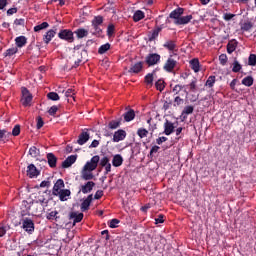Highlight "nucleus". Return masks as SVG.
Returning <instances> with one entry per match:
<instances>
[{"label":"nucleus","mask_w":256,"mask_h":256,"mask_svg":"<svg viewBox=\"0 0 256 256\" xmlns=\"http://www.w3.org/2000/svg\"><path fill=\"white\" fill-rule=\"evenodd\" d=\"M58 37L61 41H66L67 43H74L75 33L71 29H61L58 32Z\"/></svg>","instance_id":"1"},{"label":"nucleus","mask_w":256,"mask_h":256,"mask_svg":"<svg viewBox=\"0 0 256 256\" xmlns=\"http://www.w3.org/2000/svg\"><path fill=\"white\" fill-rule=\"evenodd\" d=\"M174 57H177V53L169 54V57L163 66L164 71L167 73H173L175 67H177V60H175Z\"/></svg>","instance_id":"2"},{"label":"nucleus","mask_w":256,"mask_h":256,"mask_svg":"<svg viewBox=\"0 0 256 256\" xmlns=\"http://www.w3.org/2000/svg\"><path fill=\"white\" fill-rule=\"evenodd\" d=\"M21 103L23 107H31V101H33V94L27 89V87H22L21 88Z\"/></svg>","instance_id":"3"},{"label":"nucleus","mask_w":256,"mask_h":256,"mask_svg":"<svg viewBox=\"0 0 256 256\" xmlns=\"http://www.w3.org/2000/svg\"><path fill=\"white\" fill-rule=\"evenodd\" d=\"M22 229L28 233V235H33L35 233V222L31 218L22 219Z\"/></svg>","instance_id":"4"},{"label":"nucleus","mask_w":256,"mask_h":256,"mask_svg":"<svg viewBox=\"0 0 256 256\" xmlns=\"http://www.w3.org/2000/svg\"><path fill=\"white\" fill-rule=\"evenodd\" d=\"M145 63L148 67L159 65V63H161V55L157 53H150L146 56Z\"/></svg>","instance_id":"5"},{"label":"nucleus","mask_w":256,"mask_h":256,"mask_svg":"<svg viewBox=\"0 0 256 256\" xmlns=\"http://www.w3.org/2000/svg\"><path fill=\"white\" fill-rule=\"evenodd\" d=\"M101 25H103V16H95L92 20L93 35H101L103 33Z\"/></svg>","instance_id":"6"},{"label":"nucleus","mask_w":256,"mask_h":256,"mask_svg":"<svg viewBox=\"0 0 256 256\" xmlns=\"http://www.w3.org/2000/svg\"><path fill=\"white\" fill-rule=\"evenodd\" d=\"M57 35V28L54 27L53 29L48 30L44 35H43V42L45 45H49L51 43L52 39Z\"/></svg>","instance_id":"7"},{"label":"nucleus","mask_w":256,"mask_h":256,"mask_svg":"<svg viewBox=\"0 0 256 256\" xmlns=\"http://www.w3.org/2000/svg\"><path fill=\"white\" fill-rule=\"evenodd\" d=\"M127 137V132L123 129H119L114 132L112 141L113 143H119V141H124Z\"/></svg>","instance_id":"8"},{"label":"nucleus","mask_w":256,"mask_h":256,"mask_svg":"<svg viewBox=\"0 0 256 256\" xmlns=\"http://www.w3.org/2000/svg\"><path fill=\"white\" fill-rule=\"evenodd\" d=\"M26 173L30 179H35V177H39L41 174V172L37 169L36 166H34V164L28 165Z\"/></svg>","instance_id":"9"},{"label":"nucleus","mask_w":256,"mask_h":256,"mask_svg":"<svg viewBox=\"0 0 256 256\" xmlns=\"http://www.w3.org/2000/svg\"><path fill=\"white\" fill-rule=\"evenodd\" d=\"M164 135H171L173 133H175V124H173V122L169 121V120H165L164 122Z\"/></svg>","instance_id":"10"},{"label":"nucleus","mask_w":256,"mask_h":256,"mask_svg":"<svg viewBox=\"0 0 256 256\" xmlns=\"http://www.w3.org/2000/svg\"><path fill=\"white\" fill-rule=\"evenodd\" d=\"M93 187H95V182L88 181L86 184L81 186V189L78 193H83L84 195H87V193H91V191H93Z\"/></svg>","instance_id":"11"},{"label":"nucleus","mask_w":256,"mask_h":256,"mask_svg":"<svg viewBox=\"0 0 256 256\" xmlns=\"http://www.w3.org/2000/svg\"><path fill=\"white\" fill-rule=\"evenodd\" d=\"M55 197H59L60 201H67L71 197V190L63 189L58 193L54 194Z\"/></svg>","instance_id":"12"},{"label":"nucleus","mask_w":256,"mask_h":256,"mask_svg":"<svg viewBox=\"0 0 256 256\" xmlns=\"http://www.w3.org/2000/svg\"><path fill=\"white\" fill-rule=\"evenodd\" d=\"M63 189H65V181H63V179H58L53 186L52 194L56 195V193L63 191Z\"/></svg>","instance_id":"13"},{"label":"nucleus","mask_w":256,"mask_h":256,"mask_svg":"<svg viewBox=\"0 0 256 256\" xmlns=\"http://www.w3.org/2000/svg\"><path fill=\"white\" fill-rule=\"evenodd\" d=\"M93 201V194L87 196V198L81 203L80 209L82 212L89 211L91 202Z\"/></svg>","instance_id":"14"},{"label":"nucleus","mask_w":256,"mask_h":256,"mask_svg":"<svg viewBox=\"0 0 256 256\" xmlns=\"http://www.w3.org/2000/svg\"><path fill=\"white\" fill-rule=\"evenodd\" d=\"M77 161V155H71L68 156L63 162H62V167L63 169H69L71 165H73Z\"/></svg>","instance_id":"15"},{"label":"nucleus","mask_w":256,"mask_h":256,"mask_svg":"<svg viewBox=\"0 0 256 256\" xmlns=\"http://www.w3.org/2000/svg\"><path fill=\"white\" fill-rule=\"evenodd\" d=\"M46 159L51 169H55V167H57V156H55V154H53L52 152L48 153L46 155Z\"/></svg>","instance_id":"16"},{"label":"nucleus","mask_w":256,"mask_h":256,"mask_svg":"<svg viewBox=\"0 0 256 256\" xmlns=\"http://www.w3.org/2000/svg\"><path fill=\"white\" fill-rule=\"evenodd\" d=\"M164 49H167L168 51H171L173 53H176L177 51V43L173 40H168L163 44Z\"/></svg>","instance_id":"17"},{"label":"nucleus","mask_w":256,"mask_h":256,"mask_svg":"<svg viewBox=\"0 0 256 256\" xmlns=\"http://www.w3.org/2000/svg\"><path fill=\"white\" fill-rule=\"evenodd\" d=\"M83 213L71 212L69 214V219L73 220V225H77V223H81L83 221Z\"/></svg>","instance_id":"18"},{"label":"nucleus","mask_w":256,"mask_h":256,"mask_svg":"<svg viewBox=\"0 0 256 256\" xmlns=\"http://www.w3.org/2000/svg\"><path fill=\"white\" fill-rule=\"evenodd\" d=\"M28 213H31L32 215H35L37 213H41V206L39 205V202H35L30 204L27 208Z\"/></svg>","instance_id":"19"},{"label":"nucleus","mask_w":256,"mask_h":256,"mask_svg":"<svg viewBox=\"0 0 256 256\" xmlns=\"http://www.w3.org/2000/svg\"><path fill=\"white\" fill-rule=\"evenodd\" d=\"M184 11L185 10L181 7L176 8L175 10H173L170 13L169 17H170V19H176V21H179V19L181 18V15H183Z\"/></svg>","instance_id":"20"},{"label":"nucleus","mask_w":256,"mask_h":256,"mask_svg":"<svg viewBox=\"0 0 256 256\" xmlns=\"http://www.w3.org/2000/svg\"><path fill=\"white\" fill-rule=\"evenodd\" d=\"M190 67L193 69L194 73H199L201 71V64L199 63V58H193L190 60Z\"/></svg>","instance_id":"21"},{"label":"nucleus","mask_w":256,"mask_h":256,"mask_svg":"<svg viewBox=\"0 0 256 256\" xmlns=\"http://www.w3.org/2000/svg\"><path fill=\"white\" fill-rule=\"evenodd\" d=\"M193 111H195V108L193 106H191V105L185 106L181 113V117H182L183 121H185V119H187L188 115H192Z\"/></svg>","instance_id":"22"},{"label":"nucleus","mask_w":256,"mask_h":256,"mask_svg":"<svg viewBox=\"0 0 256 256\" xmlns=\"http://www.w3.org/2000/svg\"><path fill=\"white\" fill-rule=\"evenodd\" d=\"M143 71V62H137L128 70L129 73H141Z\"/></svg>","instance_id":"23"},{"label":"nucleus","mask_w":256,"mask_h":256,"mask_svg":"<svg viewBox=\"0 0 256 256\" xmlns=\"http://www.w3.org/2000/svg\"><path fill=\"white\" fill-rule=\"evenodd\" d=\"M73 34L76 35L77 39H83L89 35V31L85 28H78Z\"/></svg>","instance_id":"24"},{"label":"nucleus","mask_w":256,"mask_h":256,"mask_svg":"<svg viewBox=\"0 0 256 256\" xmlns=\"http://www.w3.org/2000/svg\"><path fill=\"white\" fill-rule=\"evenodd\" d=\"M89 134L88 132H82L80 133V135L78 136V140L77 143L78 145H85V143H87V141H89Z\"/></svg>","instance_id":"25"},{"label":"nucleus","mask_w":256,"mask_h":256,"mask_svg":"<svg viewBox=\"0 0 256 256\" xmlns=\"http://www.w3.org/2000/svg\"><path fill=\"white\" fill-rule=\"evenodd\" d=\"M15 44H16V47H19V49H21V47H25L27 45V37L25 36L16 37Z\"/></svg>","instance_id":"26"},{"label":"nucleus","mask_w":256,"mask_h":256,"mask_svg":"<svg viewBox=\"0 0 256 256\" xmlns=\"http://www.w3.org/2000/svg\"><path fill=\"white\" fill-rule=\"evenodd\" d=\"M112 165L113 167H121L123 165V156L120 154L114 155L112 159Z\"/></svg>","instance_id":"27"},{"label":"nucleus","mask_w":256,"mask_h":256,"mask_svg":"<svg viewBox=\"0 0 256 256\" xmlns=\"http://www.w3.org/2000/svg\"><path fill=\"white\" fill-rule=\"evenodd\" d=\"M123 117L126 123L133 121V119H135V110L133 109L128 110L126 113L123 114Z\"/></svg>","instance_id":"28"},{"label":"nucleus","mask_w":256,"mask_h":256,"mask_svg":"<svg viewBox=\"0 0 256 256\" xmlns=\"http://www.w3.org/2000/svg\"><path fill=\"white\" fill-rule=\"evenodd\" d=\"M191 19H193V15H187V16L180 17L176 21V25H187V23L191 22Z\"/></svg>","instance_id":"29"},{"label":"nucleus","mask_w":256,"mask_h":256,"mask_svg":"<svg viewBox=\"0 0 256 256\" xmlns=\"http://www.w3.org/2000/svg\"><path fill=\"white\" fill-rule=\"evenodd\" d=\"M93 177H95L89 170H85L83 168L82 172H81V179H83L84 181H91V179H93Z\"/></svg>","instance_id":"30"},{"label":"nucleus","mask_w":256,"mask_h":256,"mask_svg":"<svg viewBox=\"0 0 256 256\" xmlns=\"http://www.w3.org/2000/svg\"><path fill=\"white\" fill-rule=\"evenodd\" d=\"M141 19H145V12L141 10H137L133 15V21L137 23L141 21Z\"/></svg>","instance_id":"31"},{"label":"nucleus","mask_w":256,"mask_h":256,"mask_svg":"<svg viewBox=\"0 0 256 256\" xmlns=\"http://www.w3.org/2000/svg\"><path fill=\"white\" fill-rule=\"evenodd\" d=\"M241 69H243V66L239 63L237 58H235L234 62L232 64V71H233V73H239V71H241Z\"/></svg>","instance_id":"32"},{"label":"nucleus","mask_w":256,"mask_h":256,"mask_svg":"<svg viewBox=\"0 0 256 256\" xmlns=\"http://www.w3.org/2000/svg\"><path fill=\"white\" fill-rule=\"evenodd\" d=\"M161 27H157L152 31V33L149 36V41H155L159 37V33H161Z\"/></svg>","instance_id":"33"},{"label":"nucleus","mask_w":256,"mask_h":256,"mask_svg":"<svg viewBox=\"0 0 256 256\" xmlns=\"http://www.w3.org/2000/svg\"><path fill=\"white\" fill-rule=\"evenodd\" d=\"M119 127H121V120H111L109 123H108V128L109 129H119Z\"/></svg>","instance_id":"34"},{"label":"nucleus","mask_w":256,"mask_h":256,"mask_svg":"<svg viewBox=\"0 0 256 256\" xmlns=\"http://www.w3.org/2000/svg\"><path fill=\"white\" fill-rule=\"evenodd\" d=\"M109 49H111V44L106 43L104 45H101L98 49V53L99 55H105L106 52L109 51Z\"/></svg>","instance_id":"35"},{"label":"nucleus","mask_w":256,"mask_h":256,"mask_svg":"<svg viewBox=\"0 0 256 256\" xmlns=\"http://www.w3.org/2000/svg\"><path fill=\"white\" fill-rule=\"evenodd\" d=\"M18 51L19 49L17 47L9 48L4 52V57H13V55H15V53Z\"/></svg>","instance_id":"36"},{"label":"nucleus","mask_w":256,"mask_h":256,"mask_svg":"<svg viewBox=\"0 0 256 256\" xmlns=\"http://www.w3.org/2000/svg\"><path fill=\"white\" fill-rule=\"evenodd\" d=\"M189 90L191 93H196L197 91V78H193L192 81L188 84Z\"/></svg>","instance_id":"37"},{"label":"nucleus","mask_w":256,"mask_h":256,"mask_svg":"<svg viewBox=\"0 0 256 256\" xmlns=\"http://www.w3.org/2000/svg\"><path fill=\"white\" fill-rule=\"evenodd\" d=\"M49 27V23L48 22H42L39 25H36L34 27V31L35 33H39V31H43V29H47Z\"/></svg>","instance_id":"38"},{"label":"nucleus","mask_w":256,"mask_h":256,"mask_svg":"<svg viewBox=\"0 0 256 256\" xmlns=\"http://www.w3.org/2000/svg\"><path fill=\"white\" fill-rule=\"evenodd\" d=\"M253 77L247 76L244 79H242V85H245V87H251L253 85Z\"/></svg>","instance_id":"39"},{"label":"nucleus","mask_w":256,"mask_h":256,"mask_svg":"<svg viewBox=\"0 0 256 256\" xmlns=\"http://www.w3.org/2000/svg\"><path fill=\"white\" fill-rule=\"evenodd\" d=\"M241 31H251L253 29V24L252 22H244L240 25Z\"/></svg>","instance_id":"40"},{"label":"nucleus","mask_w":256,"mask_h":256,"mask_svg":"<svg viewBox=\"0 0 256 256\" xmlns=\"http://www.w3.org/2000/svg\"><path fill=\"white\" fill-rule=\"evenodd\" d=\"M137 135L140 137V139H144V137H147L149 135V131L145 128H139L137 130Z\"/></svg>","instance_id":"41"},{"label":"nucleus","mask_w":256,"mask_h":256,"mask_svg":"<svg viewBox=\"0 0 256 256\" xmlns=\"http://www.w3.org/2000/svg\"><path fill=\"white\" fill-rule=\"evenodd\" d=\"M47 99H49L50 101H59L61 97H59V94H57V92H49L47 94Z\"/></svg>","instance_id":"42"},{"label":"nucleus","mask_w":256,"mask_h":256,"mask_svg":"<svg viewBox=\"0 0 256 256\" xmlns=\"http://www.w3.org/2000/svg\"><path fill=\"white\" fill-rule=\"evenodd\" d=\"M121 223V221L117 218H114L112 220H110V222L108 223L110 229H117V227H119V224Z\"/></svg>","instance_id":"43"},{"label":"nucleus","mask_w":256,"mask_h":256,"mask_svg":"<svg viewBox=\"0 0 256 256\" xmlns=\"http://www.w3.org/2000/svg\"><path fill=\"white\" fill-rule=\"evenodd\" d=\"M215 81H217L215 76H209L205 83V87H213L215 85Z\"/></svg>","instance_id":"44"},{"label":"nucleus","mask_w":256,"mask_h":256,"mask_svg":"<svg viewBox=\"0 0 256 256\" xmlns=\"http://www.w3.org/2000/svg\"><path fill=\"white\" fill-rule=\"evenodd\" d=\"M155 87L157 91H163L165 89V81L161 79L157 80L155 83Z\"/></svg>","instance_id":"45"},{"label":"nucleus","mask_w":256,"mask_h":256,"mask_svg":"<svg viewBox=\"0 0 256 256\" xmlns=\"http://www.w3.org/2000/svg\"><path fill=\"white\" fill-rule=\"evenodd\" d=\"M99 161H101V158L99 157V155H95L90 159L89 162L97 169V166L99 165Z\"/></svg>","instance_id":"46"},{"label":"nucleus","mask_w":256,"mask_h":256,"mask_svg":"<svg viewBox=\"0 0 256 256\" xmlns=\"http://www.w3.org/2000/svg\"><path fill=\"white\" fill-rule=\"evenodd\" d=\"M248 65H250V67H255V65H256V55L255 54H250L249 55Z\"/></svg>","instance_id":"47"},{"label":"nucleus","mask_w":256,"mask_h":256,"mask_svg":"<svg viewBox=\"0 0 256 256\" xmlns=\"http://www.w3.org/2000/svg\"><path fill=\"white\" fill-rule=\"evenodd\" d=\"M29 155H31V157H39V149H37V147L35 146H32L30 149H29Z\"/></svg>","instance_id":"48"},{"label":"nucleus","mask_w":256,"mask_h":256,"mask_svg":"<svg viewBox=\"0 0 256 256\" xmlns=\"http://www.w3.org/2000/svg\"><path fill=\"white\" fill-rule=\"evenodd\" d=\"M113 35H115V25L109 24L107 27V36L113 37Z\"/></svg>","instance_id":"49"},{"label":"nucleus","mask_w":256,"mask_h":256,"mask_svg":"<svg viewBox=\"0 0 256 256\" xmlns=\"http://www.w3.org/2000/svg\"><path fill=\"white\" fill-rule=\"evenodd\" d=\"M236 49H237V45H235L234 43L229 42L227 44V53L229 55H231V53H233Z\"/></svg>","instance_id":"50"},{"label":"nucleus","mask_w":256,"mask_h":256,"mask_svg":"<svg viewBox=\"0 0 256 256\" xmlns=\"http://www.w3.org/2000/svg\"><path fill=\"white\" fill-rule=\"evenodd\" d=\"M21 134V126L19 124L15 125L12 130L13 137H18Z\"/></svg>","instance_id":"51"},{"label":"nucleus","mask_w":256,"mask_h":256,"mask_svg":"<svg viewBox=\"0 0 256 256\" xmlns=\"http://www.w3.org/2000/svg\"><path fill=\"white\" fill-rule=\"evenodd\" d=\"M57 215H59L58 211H52L47 214L46 219H48V221H54L55 217H57Z\"/></svg>","instance_id":"52"},{"label":"nucleus","mask_w":256,"mask_h":256,"mask_svg":"<svg viewBox=\"0 0 256 256\" xmlns=\"http://www.w3.org/2000/svg\"><path fill=\"white\" fill-rule=\"evenodd\" d=\"M57 111H59V107L54 105L50 107L48 113L51 115V117H55V115H57Z\"/></svg>","instance_id":"53"},{"label":"nucleus","mask_w":256,"mask_h":256,"mask_svg":"<svg viewBox=\"0 0 256 256\" xmlns=\"http://www.w3.org/2000/svg\"><path fill=\"white\" fill-rule=\"evenodd\" d=\"M184 102L185 101L181 97L176 96L174 98V107H179V106L183 105Z\"/></svg>","instance_id":"54"},{"label":"nucleus","mask_w":256,"mask_h":256,"mask_svg":"<svg viewBox=\"0 0 256 256\" xmlns=\"http://www.w3.org/2000/svg\"><path fill=\"white\" fill-rule=\"evenodd\" d=\"M174 95H179V93H181V91H183V85L177 84L174 86V88L172 89Z\"/></svg>","instance_id":"55"},{"label":"nucleus","mask_w":256,"mask_h":256,"mask_svg":"<svg viewBox=\"0 0 256 256\" xmlns=\"http://www.w3.org/2000/svg\"><path fill=\"white\" fill-rule=\"evenodd\" d=\"M145 83L153 85V73H149L145 76Z\"/></svg>","instance_id":"56"},{"label":"nucleus","mask_w":256,"mask_h":256,"mask_svg":"<svg viewBox=\"0 0 256 256\" xmlns=\"http://www.w3.org/2000/svg\"><path fill=\"white\" fill-rule=\"evenodd\" d=\"M83 169H85V171H90V172H92V171H95V169H97V168H95V167L93 166V164H91V162H87V163L84 165Z\"/></svg>","instance_id":"57"},{"label":"nucleus","mask_w":256,"mask_h":256,"mask_svg":"<svg viewBox=\"0 0 256 256\" xmlns=\"http://www.w3.org/2000/svg\"><path fill=\"white\" fill-rule=\"evenodd\" d=\"M219 61H220V65H227V61H228L227 54H221L219 56Z\"/></svg>","instance_id":"58"},{"label":"nucleus","mask_w":256,"mask_h":256,"mask_svg":"<svg viewBox=\"0 0 256 256\" xmlns=\"http://www.w3.org/2000/svg\"><path fill=\"white\" fill-rule=\"evenodd\" d=\"M14 25H16L17 27H19V26L25 27V19L24 18L15 19Z\"/></svg>","instance_id":"59"},{"label":"nucleus","mask_w":256,"mask_h":256,"mask_svg":"<svg viewBox=\"0 0 256 256\" xmlns=\"http://www.w3.org/2000/svg\"><path fill=\"white\" fill-rule=\"evenodd\" d=\"M159 223H165V215L160 214L155 218V225H159Z\"/></svg>","instance_id":"60"},{"label":"nucleus","mask_w":256,"mask_h":256,"mask_svg":"<svg viewBox=\"0 0 256 256\" xmlns=\"http://www.w3.org/2000/svg\"><path fill=\"white\" fill-rule=\"evenodd\" d=\"M110 159L107 156H104L103 158H101L100 160V166L101 167H105L108 163H109Z\"/></svg>","instance_id":"61"},{"label":"nucleus","mask_w":256,"mask_h":256,"mask_svg":"<svg viewBox=\"0 0 256 256\" xmlns=\"http://www.w3.org/2000/svg\"><path fill=\"white\" fill-rule=\"evenodd\" d=\"M43 125H45V122L43 121V118H41V116H39L37 118V125H36L37 129H41L43 127Z\"/></svg>","instance_id":"62"},{"label":"nucleus","mask_w":256,"mask_h":256,"mask_svg":"<svg viewBox=\"0 0 256 256\" xmlns=\"http://www.w3.org/2000/svg\"><path fill=\"white\" fill-rule=\"evenodd\" d=\"M233 17H235V14H232V13H225L223 15L224 21H231V19H233Z\"/></svg>","instance_id":"63"},{"label":"nucleus","mask_w":256,"mask_h":256,"mask_svg":"<svg viewBox=\"0 0 256 256\" xmlns=\"http://www.w3.org/2000/svg\"><path fill=\"white\" fill-rule=\"evenodd\" d=\"M101 197H103V190H98L94 195V199L99 200Z\"/></svg>","instance_id":"64"}]
</instances>
